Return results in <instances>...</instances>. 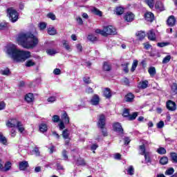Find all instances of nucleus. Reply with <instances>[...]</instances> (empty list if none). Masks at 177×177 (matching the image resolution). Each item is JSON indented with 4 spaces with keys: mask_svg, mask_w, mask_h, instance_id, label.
I'll list each match as a JSON object with an SVG mask.
<instances>
[{
    "mask_svg": "<svg viewBox=\"0 0 177 177\" xmlns=\"http://www.w3.org/2000/svg\"><path fill=\"white\" fill-rule=\"evenodd\" d=\"M148 38L150 39V41H156V33L154 32V30H151L147 33Z\"/></svg>",
    "mask_w": 177,
    "mask_h": 177,
    "instance_id": "nucleus-18",
    "label": "nucleus"
},
{
    "mask_svg": "<svg viewBox=\"0 0 177 177\" xmlns=\"http://www.w3.org/2000/svg\"><path fill=\"white\" fill-rule=\"evenodd\" d=\"M97 125L98 127L101 129H103V128H104V126L106 125V117L104 116V115H100Z\"/></svg>",
    "mask_w": 177,
    "mask_h": 177,
    "instance_id": "nucleus-9",
    "label": "nucleus"
},
{
    "mask_svg": "<svg viewBox=\"0 0 177 177\" xmlns=\"http://www.w3.org/2000/svg\"><path fill=\"white\" fill-rule=\"evenodd\" d=\"M147 85H149V82L147 80H145L141 82V88H142V89H146V88H147Z\"/></svg>",
    "mask_w": 177,
    "mask_h": 177,
    "instance_id": "nucleus-43",
    "label": "nucleus"
},
{
    "mask_svg": "<svg viewBox=\"0 0 177 177\" xmlns=\"http://www.w3.org/2000/svg\"><path fill=\"white\" fill-rule=\"evenodd\" d=\"M166 106L169 111H175V110H176V103L172 100L167 101L166 103Z\"/></svg>",
    "mask_w": 177,
    "mask_h": 177,
    "instance_id": "nucleus-7",
    "label": "nucleus"
},
{
    "mask_svg": "<svg viewBox=\"0 0 177 177\" xmlns=\"http://www.w3.org/2000/svg\"><path fill=\"white\" fill-rule=\"evenodd\" d=\"M165 142L166 143H168V145H172V143H174L175 141L171 138H166Z\"/></svg>",
    "mask_w": 177,
    "mask_h": 177,
    "instance_id": "nucleus-60",
    "label": "nucleus"
},
{
    "mask_svg": "<svg viewBox=\"0 0 177 177\" xmlns=\"http://www.w3.org/2000/svg\"><path fill=\"white\" fill-rule=\"evenodd\" d=\"M76 20L78 24H80V26H82V24H84V21H82V17H77Z\"/></svg>",
    "mask_w": 177,
    "mask_h": 177,
    "instance_id": "nucleus-62",
    "label": "nucleus"
},
{
    "mask_svg": "<svg viewBox=\"0 0 177 177\" xmlns=\"http://www.w3.org/2000/svg\"><path fill=\"white\" fill-rule=\"evenodd\" d=\"M16 41L18 45H20L25 49H33L39 42L38 37H35L31 32L19 33L17 36Z\"/></svg>",
    "mask_w": 177,
    "mask_h": 177,
    "instance_id": "nucleus-1",
    "label": "nucleus"
},
{
    "mask_svg": "<svg viewBox=\"0 0 177 177\" xmlns=\"http://www.w3.org/2000/svg\"><path fill=\"white\" fill-rule=\"evenodd\" d=\"M103 69L104 71H110V70H111V65L107 62H104L103 65Z\"/></svg>",
    "mask_w": 177,
    "mask_h": 177,
    "instance_id": "nucleus-30",
    "label": "nucleus"
},
{
    "mask_svg": "<svg viewBox=\"0 0 177 177\" xmlns=\"http://www.w3.org/2000/svg\"><path fill=\"white\" fill-rule=\"evenodd\" d=\"M155 8L160 12H162V10H164V6L162 5V3L161 1H157L155 4Z\"/></svg>",
    "mask_w": 177,
    "mask_h": 177,
    "instance_id": "nucleus-21",
    "label": "nucleus"
},
{
    "mask_svg": "<svg viewBox=\"0 0 177 177\" xmlns=\"http://www.w3.org/2000/svg\"><path fill=\"white\" fill-rule=\"evenodd\" d=\"M19 122L17 119H10L6 122V125L8 128H16Z\"/></svg>",
    "mask_w": 177,
    "mask_h": 177,
    "instance_id": "nucleus-6",
    "label": "nucleus"
},
{
    "mask_svg": "<svg viewBox=\"0 0 177 177\" xmlns=\"http://www.w3.org/2000/svg\"><path fill=\"white\" fill-rule=\"evenodd\" d=\"M140 153L142 156H145V161L147 162H151V152H146V149H145V145L140 146Z\"/></svg>",
    "mask_w": 177,
    "mask_h": 177,
    "instance_id": "nucleus-5",
    "label": "nucleus"
},
{
    "mask_svg": "<svg viewBox=\"0 0 177 177\" xmlns=\"http://www.w3.org/2000/svg\"><path fill=\"white\" fill-rule=\"evenodd\" d=\"M171 55H167L162 59V64H167V63H169V62H171Z\"/></svg>",
    "mask_w": 177,
    "mask_h": 177,
    "instance_id": "nucleus-33",
    "label": "nucleus"
},
{
    "mask_svg": "<svg viewBox=\"0 0 177 177\" xmlns=\"http://www.w3.org/2000/svg\"><path fill=\"white\" fill-rule=\"evenodd\" d=\"M46 53H48V55H50V56H53V55H56V53H57V52H56L55 50L53 49L47 50Z\"/></svg>",
    "mask_w": 177,
    "mask_h": 177,
    "instance_id": "nucleus-47",
    "label": "nucleus"
},
{
    "mask_svg": "<svg viewBox=\"0 0 177 177\" xmlns=\"http://www.w3.org/2000/svg\"><path fill=\"white\" fill-rule=\"evenodd\" d=\"M145 2L151 9L154 8V0H145Z\"/></svg>",
    "mask_w": 177,
    "mask_h": 177,
    "instance_id": "nucleus-38",
    "label": "nucleus"
},
{
    "mask_svg": "<svg viewBox=\"0 0 177 177\" xmlns=\"http://www.w3.org/2000/svg\"><path fill=\"white\" fill-rule=\"evenodd\" d=\"M33 152L36 156H39V149H38V147H35Z\"/></svg>",
    "mask_w": 177,
    "mask_h": 177,
    "instance_id": "nucleus-63",
    "label": "nucleus"
},
{
    "mask_svg": "<svg viewBox=\"0 0 177 177\" xmlns=\"http://www.w3.org/2000/svg\"><path fill=\"white\" fill-rule=\"evenodd\" d=\"M145 19L147 21L153 23V21H154V14H153L151 12H147L145 14Z\"/></svg>",
    "mask_w": 177,
    "mask_h": 177,
    "instance_id": "nucleus-11",
    "label": "nucleus"
},
{
    "mask_svg": "<svg viewBox=\"0 0 177 177\" xmlns=\"http://www.w3.org/2000/svg\"><path fill=\"white\" fill-rule=\"evenodd\" d=\"M171 160L174 162H177V154H176V153H174V152L171 153Z\"/></svg>",
    "mask_w": 177,
    "mask_h": 177,
    "instance_id": "nucleus-45",
    "label": "nucleus"
},
{
    "mask_svg": "<svg viewBox=\"0 0 177 177\" xmlns=\"http://www.w3.org/2000/svg\"><path fill=\"white\" fill-rule=\"evenodd\" d=\"M174 169L170 168L165 171V175H172V174H174Z\"/></svg>",
    "mask_w": 177,
    "mask_h": 177,
    "instance_id": "nucleus-55",
    "label": "nucleus"
},
{
    "mask_svg": "<svg viewBox=\"0 0 177 177\" xmlns=\"http://www.w3.org/2000/svg\"><path fill=\"white\" fill-rule=\"evenodd\" d=\"M7 12L9 15L10 20L12 23H15V21H17V19H19V13H17V11L16 10L10 8L7 9Z\"/></svg>",
    "mask_w": 177,
    "mask_h": 177,
    "instance_id": "nucleus-4",
    "label": "nucleus"
},
{
    "mask_svg": "<svg viewBox=\"0 0 177 177\" xmlns=\"http://www.w3.org/2000/svg\"><path fill=\"white\" fill-rule=\"evenodd\" d=\"M47 102L48 103H55V102H56V97L55 96H51V97H49L48 99H47Z\"/></svg>",
    "mask_w": 177,
    "mask_h": 177,
    "instance_id": "nucleus-46",
    "label": "nucleus"
},
{
    "mask_svg": "<svg viewBox=\"0 0 177 177\" xmlns=\"http://www.w3.org/2000/svg\"><path fill=\"white\" fill-rule=\"evenodd\" d=\"M39 27L40 30H45V28H46V23L41 22L39 24Z\"/></svg>",
    "mask_w": 177,
    "mask_h": 177,
    "instance_id": "nucleus-50",
    "label": "nucleus"
},
{
    "mask_svg": "<svg viewBox=\"0 0 177 177\" xmlns=\"http://www.w3.org/2000/svg\"><path fill=\"white\" fill-rule=\"evenodd\" d=\"M52 121L53 122H59V121H60V116L57 115H54L52 117Z\"/></svg>",
    "mask_w": 177,
    "mask_h": 177,
    "instance_id": "nucleus-41",
    "label": "nucleus"
},
{
    "mask_svg": "<svg viewBox=\"0 0 177 177\" xmlns=\"http://www.w3.org/2000/svg\"><path fill=\"white\" fill-rule=\"evenodd\" d=\"M25 100L27 103H32L34 102V94L29 93L25 95Z\"/></svg>",
    "mask_w": 177,
    "mask_h": 177,
    "instance_id": "nucleus-13",
    "label": "nucleus"
},
{
    "mask_svg": "<svg viewBox=\"0 0 177 177\" xmlns=\"http://www.w3.org/2000/svg\"><path fill=\"white\" fill-rule=\"evenodd\" d=\"M157 127H158L159 129H161V128H163V127H164V122H163V121L159 122L157 124Z\"/></svg>",
    "mask_w": 177,
    "mask_h": 177,
    "instance_id": "nucleus-58",
    "label": "nucleus"
},
{
    "mask_svg": "<svg viewBox=\"0 0 177 177\" xmlns=\"http://www.w3.org/2000/svg\"><path fill=\"white\" fill-rule=\"evenodd\" d=\"M134 17L135 16L132 12H127L124 16V20H126V21H129V22L133 21Z\"/></svg>",
    "mask_w": 177,
    "mask_h": 177,
    "instance_id": "nucleus-15",
    "label": "nucleus"
},
{
    "mask_svg": "<svg viewBox=\"0 0 177 177\" xmlns=\"http://www.w3.org/2000/svg\"><path fill=\"white\" fill-rule=\"evenodd\" d=\"M77 165H85V160L83 159H79L77 162Z\"/></svg>",
    "mask_w": 177,
    "mask_h": 177,
    "instance_id": "nucleus-57",
    "label": "nucleus"
},
{
    "mask_svg": "<svg viewBox=\"0 0 177 177\" xmlns=\"http://www.w3.org/2000/svg\"><path fill=\"white\" fill-rule=\"evenodd\" d=\"M122 13H124V8H122V6H119L116 8V15L118 16H121V15H122Z\"/></svg>",
    "mask_w": 177,
    "mask_h": 177,
    "instance_id": "nucleus-29",
    "label": "nucleus"
},
{
    "mask_svg": "<svg viewBox=\"0 0 177 177\" xmlns=\"http://www.w3.org/2000/svg\"><path fill=\"white\" fill-rule=\"evenodd\" d=\"M83 81L85 82V84H91V78L88 77H84Z\"/></svg>",
    "mask_w": 177,
    "mask_h": 177,
    "instance_id": "nucleus-59",
    "label": "nucleus"
},
{
    "mask_svg": "<svg viewBox=\"0 0 177 177\" xmlns=\"http://www.w3.org/2000/svg\"><path fill=\"white\" fill-rule=\"evenodd\" d=\"M160 164L162 165H165L166 164H168V158L167 157H162L160 160Z\"/></svg>",
    "mask_w": 177,
    "mask_h": 177,
    "instance_id": "nucleus-35",
    "label": "nucleus"
},
{
    "mask_svg": "<svg viewBox=\"0 0 177 177\" xmlns=\"http://www.w3.org/2000/svg\"><path fill=\"white\" fill-rule=\"evenodd\" d=\"M134 98H135V95H133V94L131 93H127L124 97V100H126V102H132Z\"/></svg>",
    "mask_w": 177,
    "mask_h": 177,
    "instance_id": "nucleus-19",
    "label": "nucleus"
},
{
    "mask_svg": "<svg viewBox=\"0 0 177 177\" xmlns=\"http://www.w3.org/2000/svg\"><path fill=\"white\" fill-rule=\"evenodd\" d=\"M103 95L106 99H110L113 96V93H111V90L110 89H105L103 91Z\"/></svg>",
    "mask_w": 177,
    "mask_h": 177,
    "instance_id": "nucleus-17",
    "label": "nucleus"
},
{
    "mask_svg": "<svg viewBox=\"0 0 177 177\" xmlns=\"http://www.w3.org/2000/svg\"><path fill=\"white\" fill-rule=\"evenodd\" d=\"M48 34H49V35H56V34H57V30L53 27L48 28Z\"/></svg>",
    "mask_w": 177,
    "mask_h": 177,
    "instance_id": "nucleus-26",
    "label": "nucleus"
},
{
    "mask_svg": "<svg viewBox=\"0 0 177 177\" xmlns=\"http://www.w3.org/2000/svg\"><path fill=\"white\" fill-rule=\"evenodd\" d=\"M136 36L140 41H142V39L146 37V33H145V32L138 31L136 32Z\"/></svg>",
    "mask_w": 177,
    "mask_h": 177,
    "instance_id": "nucleus-27",
    "label": "nucleus"
},
{
    "mask_svg": "<svg viewBox=\"0 0 177 177\" xmlns=\"http://www.w3.org/2000/svg\"><path fill=\"white\" fill-rule=\"evenodd\" d=\"M7 53L15 63H23V62H26L27 59L31 57V53L30 51L21 50L15 45H11L8 47Z\"/></svg>",
    "mask_w": 177,
    "mask_h": 177,
    "instance_id": "nucleus-2",
    "label": "nucleus"
},
{
    "mask_svg": "<svg viewBox=\"0 0 177 177\" xmlns=\"http://www.w3.org/2000/svg\"><path fill=\"white\" fill-rule=\"evenodd\" d=\"M47 17H48V19H50L51 20H56V15H55V14L52 12H49L47 15Z\"/></svg>",
    "mask_w": 177,
    "mask_h": 177,
    "instance_id": "nucleus-49",
    "label": "nucleus"
},
{
    "mask_svg": "<svg viewBox=\"0 0 177 177\" xmlns=\"http://www.w3.org/2000/svg\"><path fill=\"white\" fill-rule=\"evenodd\" d=\"M156 151L158 154H165L167 153V150L164 147H159Z\"/></svg>",
    "mask_w": 177,
    "mask_h": 177,
    "instance_id": "nucleus-40",
    "label": "nucleus"
},
{
    "mask_svg": "<svg viewBox=\"0 0 177 177\" xmlns=\"http://www.w3.org/2000/svg\"><path fill=\"white\" fill-rule=\"evenodd\" d=\"M138 112H134L132 113V115H129V118L128 120H129V121H133V120H136V117H138Z\"/></svg>",
    "mask_w": 177,
    "mask_h": 177,
    "instance_id": "nucleus-34",
    "label": "nucleus"
},
{
    "mask_svg": "<svg viewBox=\"0 0 177 177\" xmlns=\"http://www.w3.org/2000/svg\"><path fill=\"white\" fill-rule=\"evenodd\" d=\"M136 67H138V60H134L132 64L131 71H132V73H133V71H135V70H136Z\"/></svg>",
    "mask_w": 177,
    "mask_h": 177,
    "instance_id": "nucleus-39",
    "label": "nucleus"
},
{
    "mask_svg": "<svg viewBox=\"0 0 177 177\" xmlns=\"http://www.w3.org/2000/svg\"><path fill=\"white\" fill-rule=\"evenodd\" d=\"M61 121L62 122H64L66 125H68V124H70V117L68 116V114H67V112L63 111L61 115Z\"/></svg>",
    "mask_w": 177,
    "mask_h": 177,
    "instance_id": "nucleus-10",
    "label": "nucleus"
},
{
    "mask_svg": "<svg viewBox=\"0 0 177 177\" xmlns=\"http://www.w3.org/2000/svg\"><path fill=\"white\" fill-rule=\"evenodd\" d=\"M62 156L64 160H68V156H67V151L63 150L62 151Z\"/></svg>",
    "mask_w": 177,
    "mask_h": 177,
    "instance_id": "nucleus-56",
    "label": "nucleus"
},
{
    "mask_svg": "<svg viewBox=\"0 0 177 177\" xmlns=\"http://www.w3.org/2000/svg\"><path fill=\"white\" fill-rule=\"evenodd\" d=\"M25 66L26 67H32V66H35V62L32 59H30L26 61Z\"/></svg>",
    "mask_w": 177,
    "mask_h": 177,
    "instance_id": "nucleus-36",
    "label": "nucleus"
},
{
    "mask_svg": "<svg viewBox=\"0 0 177 177\" xmlns=\"http://www.w3.org/2000/svg\"><path fill=\"white\" fill-rule=\"evenodd\" d=\"M62 45L64 48L66 49V50L71 52V47L70 46V44H68V41H67L66 40H63Z\"/></svg>",
    "mask_w": 177,
    "mask_h": 177,
    "instance_id": "nucleus-22",
    "label": "nucleus"
},
{
    "mask_svg": "<svg viewBox=\"0 0 177 177\" xmlns=\"http://www.w3.org/2000/svg\"><path fill=\"white\" fill-rule=\"evenodd\" d=\"M100 102V97H99V95L97 94H95L91 100V103L93 104V106H97Z\"/></svg>",
    "mask_w": 177,
    "mask_h": 177,
    "instance_id": "nucleus-12",
    "label": "nucleus"
},
{
    "mask_svg": "<svg viewBox=\"0 0 177 177\" xmlns=\"http://www.w3.org/2000/svg\"><path fill=\"white\" fill-rule=\"evenodd\" d=\"M87 39L93 42V41H96L97 38L93 35H88V36L87 37Z\"/></svg>",
    "mask_w": 177,
    "mask_h": 177,
    "instance_id": "nucleus-42",
    "label": "nucleus"
},
{
    "mask_svg": "<svg viewBox=\"0 0 177 177\" xmlns=\"http://www.w3.org/2000/svg\"><path fill=\"white\" fill-rule=\"evenodd\" d=\"M62 136L64 138V139H68V138H70V132L68 131V130L65 129L62 131Z\"/></svg>",
    "mask_w": 177,
    "mask_h": 177,
    "instance_id": "nucleus-31",
    "label": "nucleus"
},
{
    "mask_svg": "<svg viewBox=\"0 0 177 177\" xmlns=\"http://www.w3.org/2000/svg\"><path fill=\"white\" fill-rule=\"evenodd\" d=\"M148 73H149L151 77H154V75H156V74L157 73L156 71V68L153 66L149 68Z\"/></svg>",
    "mask_w": 177,
    "mask_h": 177,
    "instance_id": "nucleus-28",
    "label": "nucleus"
},
{
    "mask_svg": "<svg viewBox=\"0 0 177 177\" xmlns=\"http://www.w3.org/2000/svg\"><path fill=\"white\" fill-rule=\"evenodd\" d=\"M39 131L42 133L46 132L48 131V125L45 123H41L39 127Z\"/></svg>",
    "mask_w": 177,
    "mask_h": 177,
    "instance_id": "nucleus-20",
    "label": "nucleus"
},
{
    "mask_svg": "<svg viewBox=\"0 0 177 177\" xmlns=\"http://www.w3.org/2000/svg\"><path fill=\"white\" fill-rule=\"evenodd\" d=\"M76 48L78 52H82V46L81 44H77Z\"/></svg>",
    "mask_w": 177,
    "mask_h": 177,
    "instance_id": "nucleus-64",
    "label": "nucleus"
},
{
    "mask_svg": "<svg viewBox=\"0 0 177 177\" xmlns=\"http://www.w3.org/2000/svg\"><path fill=\"white\" fill-rule=\"evenodd\" d=\"M10 168H12V162H6L5 163L3 169H2V171H3V172H6V171H9V169H10Z\"/></svg>",
    "mask_w": 177,
    "mask_h": 177,
    "instance_id": "nucleus-25",
    "label": "nucleus"
},
{
    "mask_svg": "<svg viewBox=\"0 0 177 177\" xmlns=\"http://www.w3.org/2000/svg\"><path fill=\"white\" fill-rule=\"evenodd\" d=\"M123 117L129 118V109H124L122 114Z\"/></svg>",
    "mask_w": 177,
    "mask_h": 177,
    "instance_id": "nucleus-52",
    "label": "nucleus"
},
{
    "mask_svg": "<svg viewBox=\"0 0 177 177\" xmlns=\"http://www.w3.org/2000/svg\"><path fill=\"white\" fill-rule=\"evenodd\" d=\"M124 145H129V143L131 142V139H129V137H124Z\"/></svg>",
    "mask_w": 177,
    "mask_h": 177,
    "instance_id": "nucleus-61",
    "label": "nucleus"
},
{
    "mask_svg": "<svg viewBox=\"0 0 177 177\" xmlns=\"http://www.w3.org/2000/svg\"><path fill=\"white\" fill-rule=\"evenodd\" d=\"M142 145L140 146H144L145 150H146V146H147V145H151V142L146 141V140H142Z\"/></svg>",
    "mask_w": 177,
    "mask_h": 177,
    "instance_id": "nucleus-54",
    "label": "nucleus"
},
{
    "mask_svg": "<svg viewBox=\"0 0 177 177\" xmlns=\"http://www.w3.org/2000/svg\"><path fill=\"white\" fill-rule=\"evenodd\" d=\"M91 12L93 13V15H95L96 16H99L100 17H102V11H100L99 9L96 8H93L91 9Z\"/></svg>",
    "mask_w": 177,
    "mask_h": 177,
    "instance_id": "nucleus-24",
    "label": "nucleus"
},
{
    "mask_svg": "<svg viewBox=\"0 0 177 177\" xmlns=\"http://www.w3.org/2000/svg\"><path fill=\"white\" fill-rule=\"evenodd\" d=\"M157 45H158V46H159V48H164V46H168V45H169V43L160 42V43H158Z\"/></svg>",
    "mask_w": 177,
    "mask_h": 177,
    "instance_id": "nucleus-48",
    "label": "nucleus"
},
{
    "mask_svg": "<svg viewBox=\"0 0 177 177\" xmlns=\"http://www.w3.org/2000/svg\"><path fill=\"white\" fill-rule=\"evenodd\" d=\"M127 174L128 175H133L135 174V169H133V166H129L127 169Z\"/></svg>",
    "mask_w": 177,
    "mask_h": 177,
    "instance_id": "nucleus-37",
    "label": "nucleus"
},
{
    "mask_svg": "<svg viewBox=\"0 0 177 177\" xmlns=\"http://www.w3.org/2000/svg\"><path fill=\"white\" fill-rule=\"evenodd\" d=\"M28 167V162L22 161L19 162V169L20 171H25Z\"/></svg>",
    "mask_w": 177,
    "mask_h": 177,
    "instance_id": "nucleus-16",
    "label": "nucleus"
},
{
    "mask_svg": "<svg viewBox=\"0 0 177 177\" xmlns=\"http://www.w3.org/2000/svg\"><path fill=\"white\" fill-rule=\"evenodd\" d=\"M16 128H17L20 133H23L24 132V125H23V123H21V122H18V124H17Z\"/></svg>",
    "mask_w": 177,
    "mask_h": 177,
    "instance_id": "nucleus-23",
    "label": "nucleus"
},
{
    "mask_svg": "<svg viewBox=\"0 0 177 177\" xmlns=\"http://www.w3.org/2000/svg\"><path fill=\"white\" fill-rule=\"evenodd\" d=\"M167 24L170 27H174L175 26V24L176 23V19H175V17L174 15H171L168 19H167Z\"/></svg>",
    "mask_w": 177,
    "mask_h": 177,
    "instance_id": "nucleus-14",
    "label": "nucleus"
},
{
    "mask_svg": "<svg viewBox=\"0 0 177 177\" xmlns=\"http://www.w3.org/2000/svg\"><path fill=\"white\" fill-rule=\"evenodd\" d=\"M0 143H2V145H6L8 143V140H6V138L3 136V134L0 133Z\"/></svg>",
    "mask_w": 177,
    "mask_h": 177,
    "instance_id": "nucleus-32",
    "label": "nucleus"
},
{
    "mask_svg": "<svg viewBox=\"0 0 177 177\" xmlns=\"http://www.w3.org/2000/svg\"><path fill=\"white\" fill-rule=\"evenodd\" d=\"M53 74H55V75H60L62 71L59 68H55L53 71Z\"/></svg>",
    "mask_w": 177,
    "mask_h": 177,
    "instance_id": "nucleus-53",
    "label": "nucleus"
},
{
    "mask_svg": "<svg viewBox=\"0 0 177 177\" xmlns=\"http://www.w3.org/2000/svg\"><path fill=\"white\" fill-rule=\"evenodd\" d=\"M96 34H101L103 37H108V35H115L117 30L113 26H104L103 30L97 29Z\"/></svg>",
    "mask_w": 177,
    "mask_h": 177,
    "instance_id": "nucleus-3",
    "label": "nucleus"
},
{
    "mask_svg": "<svg viewBox=\"0 0 177 177\" xmlns=\"http://www.w3.org/2000/svg\"><path fill=\"white\" fill-rule=\"evenodd\" d=\"M113 131L118 133H124V129L119 122H115L113 125Z\"/></svg>",
    "mask_w": 177,
    "mask_h": 177,
    "instance_id": "nucleus-8",
    "label": "nucleus"
},
{
    "mask_svg": "<svg viewBox=\"0 0 177 177\" xmlns=\"http://www.w3.org/2000/svg\"><path fill=\"white\" fill-rule=\"evenodd\" d=\"M64 124L66 123L64 122L63 121H60V122L58 124L59 131H63V129L66 128V126L64 125Z\"/></svg>",
    "mask_w": 177,
    "mask_h": 177,
    "instance_id": "nucleus-44",
    "label": "nucleus"
},
{
    "mask_svg": "<svg viewBox=\"0 0 177 177\" xmlns=\"http://www.w3.org/2000/svg\"><path fill=\"white\" fill-rule=\"evenodd\" d=\"M10 73V71L9 70V68H6L3 71H1L2 75H9Z\"/></svg>",
    "mask_w": 177,
    "mask_h": 177,
    "instance_id": "nucleus-51",
    "label": "nucleus"
}]
</instances>
